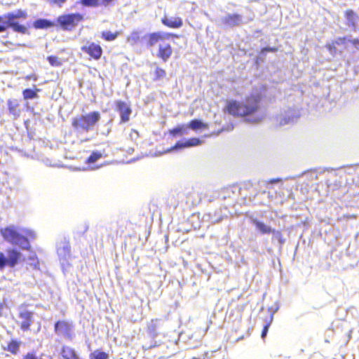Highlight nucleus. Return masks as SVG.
<instances>
[{
    "label": "nucleus",
    "mask_w": 359,
    "mask_h": 359,
    "mask_svg": "<svg viewBox=\"0 0 359 359\" xmlns=\"http://www.w3.org/2000/svg\"><path fill=\"white\" fill-rule=\"evenodd\" d=\"M347 39L346 36L338 37L337 39L334 40L333 42L336 46H339L344 44L346 42Z\"/></svg>",
    "instance_id": "obj_35"
},
{
    "label": "nucleus",
    "mask_w": 359,
    "mask_h": 359,
    "mask_svg": "<svg viewBox=\"0 0 359 359\" xmlns=\"http://www.w3.org/2000/svg\"><path fill=\"white\" fill-rule=\"evenodd\" d=\"M27 13L25 11L18 9L15 13H8L3 15H0V33L6 31L8 28H11L15 32L25 34L27 32L26 26L20 24L16 19H26Z\"/></svg>",
    "instance_id": "obj_3"
},
{
    "label": "nucleus",
    "mask_w": 359,
    "mask_h": 359,
    "mask_svg": "<svg viewBox=\"0 0 359 359\" xmlns=\"http://www.w3.org/2000/svg\"><path fill=\"white\" fill-rule=\"evenodd\" d=\"M6 252V255L0 251V271L6 267L14 268L21 261L22 254L17 249L9 248Z\"/></svg>",
    "instance_id": "obj_6"
},
{
    "label": "nucleus",
    "mask_w": 359,
    "mask_h": 359,
    "mask_svg": "<svg viewBox=\"0 0 359 359\" xmlns=\"http://www.w3.org/2000/svg\"><path fill=\"white\" fill-rule=\"evenodd\" d=\"M29 259L32 261V263L31 264V266L34 269H39V261L37 258V256L36 255H32L29 257Z\"/></svg>",
    "instance_id": "obj_34"
},
{
    "label": "nucleus",
    "mask_w": 359,
    "mask_h": 359,
    "mask_svg": "<svg viewBox=\"0 0 359 359\" xmlns=\"http://www.w3.org/2000/svg\"><path fill=\"white\" fill-rule=\"evenodd\" d=\"M113 1L114 0H102L100 3V0H79V4L85 7H97L101 4L107 6Z\"/></svg>",
    "instance_id": "obj_18"
},
{
    "label": "nucleus",
    "mask_w": 359,
    "mask_h": 359,
    "mask_svg": "<svg viewBox=\"0 0 359 359\" xmlns=\"http://www.w3.org/2000/svg\"><path fill=\"white\" fill-rule=\"evenodd\" d=\"M109 355L107 353L101 349H96L89 355V359H109Z\"/></svg>",
    "instance_id": "obj_28"
},
{
    "label": "nucleus",
    "mask_w": 359,
    "mask_h": 359,
    "mask_svg": "<svg viewBox=\"0 0 359 359\" xmlns=\"http://www.w3.org/2000/svg\"><path fill=\"white\" fill-rule=\"evenodd\" d=\"M0 233L6 242L27 250H31L29 241L36 237L33 230L22 229L20 231L13 225L0 229Z\"/></svg>",
    "instance_id": "obj_2"
},
{
    "label": "nucleus",
    "mask_w": 359,
    "mask_h": 359,
    "mask_svg": "<svg viewBox=\"0 0 359 359\" xmlns=\"http://www.w3.org/2000/svg\"><path fill=\"white\" fill-rule=\"evenodd\" d=\"M278 48L277 47H265V48H263L262 49V53H265V52H272V53H275V52H277L278 51Z\"/></svg>",
    "instance_id": "obj_38"
},
{
    "label": "nucleus",
    "mask_w": 359,
    "mask_h": 359,
    "mask_svg": "<svg viewBox=\"0 0 359 359\" xmlns=\"http://www.w3.org/2000/svg\"><path fill=\"white\" fill-rule=\"evenodd\" d=\"M20 345V341L15 339H12L8 342L7 347L4 348V350H6L11 353L12 354L15 355L19 351Z\"/></svg>",
    "instance_id": "obj_26"
},
{
    "label": "nucleus",
    "mask_w": 359,
    "mask_h": 359,
    "mask_svg": "<svg viewBox=\"0 0 359 359\" xmlns=\"http://www.w3.org/2000/svg\"><path fill=\"white\" fill-rule=\"evenodd\" d=\"M160 322V319L153 318L147 323L146 332L149 337L155 338L159 334Z\"/></svg>",
    "instance_id": "obj_14"
},
{
    "label": "nucleus",
    "mask_w": 359,
    "mask_h": 359,
    "mask_svg": "<svg viewBox=\"0 0 359 359\" xmlns=\"http://www.w3.org/2000/svg\"><path fill=\"white\" fill-rule=\"evenodd\" d=\"M280 180L277 178V179H273V180H271L270 182H271V183H276V182H280Z\"/></svg>",
    "instance_id": "obj_41"
},
{
    "label": "nucleus",
    "mask_w": 359,
    "mask_h": 359,
    "mask_svg": "<svg viewBox=\"0 0 359 359\" xmlns=\"http://www.w3.org/2000/svg\"><path fill=\"white\" fill-rule=\"evenodd\" d=\"M116 110L120 114V123H123L129 121L132 114L130 104L123 100H118L115 102Z\"/></svg>",
    "instance_id": "obj_12"
},
{
    "label": "nucleus",
    "mask_w": 359,
    "mask_h": 359,
    "mask_svg": "<svg viewBox=\"0 0 359 359\" xmlns=\"http://www.w3.org/2000/svg\"><path fill=\"white\" fill-rule=\"evenodd\" d=\"M203 143V141L201 140L199 138L197 137H191L188 140H187L184 142H177L173 148L178 149V148H187V147H196L201 145Z\"/></svg>",
    "instance_id": "obj_17"
},
{
    "label": "nucleus",
    "mask_w": 359,
    "mask_h": 359,
    "mask_svg": "<svg viewBox=\"0 0 359 359\" xmlns=\"http://www.w3.org/2000/svg\"><path fill=\"white\" fill-rule=\"evenodd\" d=\"M81 50L88 56L89 60L95 61L101 59L104 52L100 44L89 41L81 47Z\"/></svg>",
    "instance_id": "obj_7"
},
{
    "label": "nucleus",
    "mask_w": 359,
    "mask_h": 359,
    "mask_svg": "<svg viewBox=\"0 0 359 359\" xmlns=\"http://www.w3.org/2000/svg\"><path fill=\"white\" fill-rule=\"evenodd\" d=\"M8 109L10 114L18 116L20 113V102L17 99H8L7 101Z\"/></svg>",
    "instance_id": "obj_19"
},
{
    "label": "nucleus",
    "mask_w": 359,
    "mask_h": 359,
    "mask_svg": "<svg viewBox=\"0 0 359 359\" xmlns=\"http://www.w3.org/2000/svg\"><path fill=\"white\" fill-rule=\"evenodd\" d=\"M4 304L1 302H0V317L3 316V311L4 309Z\"/></svg>",
    "instance_id": "obj_40"
},
{
    "label": "nucleus",
    "mask_w": 359,
    "mask_h": 359,
    "mask_svg": "<svg viewBox=\"0 0 359 359\" xmlns=\"http://www.w3.org/2000/svg\"><path fill=\"white\" fill-rule=\"evenodd\" d=\"M170 38L178 39L180 38V35L172 32H152L147 35V46H154L158 42L163 41L164 40L169 39Z\"/></svg>",
    "instance_id": "obj_11"
},
{
    "label": "nucleus",
    "mask_w": 359,
    "mask_h": 359,
    "mask_svg": "<svg viewBox=\"0 0 359 359\" xmlns=\"http://www.w3.org/2000/svg\"><path fill=\"white\" fill-rule=\"evenodd\" d=\"M336 45L334 44V43L333 42V41L331 42V43H327L326 45H325V47L326 48L330 51V52H336L337 50V48H336Z\"/></svg>",
    "instance_id": "obj_36"
},
{
    "label": "nucleus",
    "mask_w": 359,
    "mask_h": 359,
    "mask_svg": "<svg viewBox=\"0 0 359 359\" xmlns=\"http://www.w3.org/2000/svg\"><path fill=\"white\" fill-rule=\"evenodd\" d=\"M172 48L170 44H160L156 56L163 62H167L172 55Z\"/></svg>",
    "instance_id": "obj_13"
},
{
    "label": "nucleus",
    "mask_w": 359,
    "mask_h": 359,
    "mask_svg": "<svg viewBox=\"0 0 359 359\" xmlns=\"http://www.w3.org/2000/svg\"><path fill=\"white\" fill-rule=\"evenodd\" d=\"M166 76V72L161 67H156L154 71V81H159Z\"/></svg>",
    "instance_id": "obj_31"
},
{
    "label": "nucleus",
    "mask_w": 359,
    "mask_h": 359,
    "mask_svg": "<svg viewBox=\"0 0 359 359\" xmlns=\"http://www.w3.org/2000/svg\"><path fill=\"white\" fill-rule=\"evenodd\" d=\"M222 22L229 27L238 26L241 22V16L239 14H229L222 19Z\"/></svg>",
    "instance_id": "obj_16"
},
{
    "label": "nucleus",
    "mask_w": 359,
    "mask_h": 359,
    "mask_svg": "<svg viewBox=\"0 0 359 359\" xmlns=\"http://www.w3.org/2000/svg\"><path fill=\"white\" fill-rule=\"evenodd\" d=\"M118 31L112 32L111 31H103L101 33V38L106 41H113L119 36Z\"/></svg>",
    "instance_id": "obj_24"
},
{
    "label": "nucleus",
    "mask_w": 359,
    "mask_h": 359,
    "mask_svg": "<svg viewBox=\"0 0 359 359\" xmlns=\"http://www.w3.org/2000/svg\"><path fill=\"white\" fill-rule=\"evenodd\" d=\"M350 42L351 44L357 49H359V39H354L352 40H350Z\"/></svg>",
    "instance_id": "obj_39"
},
{
    "label": "nucleus",
    "mask_w": 359,
    "mask_h": 359,
    "mask_svg": "<svg viewBox=\"0 0 359 359\" xmlns=\"http://www.w3.org/2000/svg\"><path fill=\"white\" fill-rule=\"evenodd\" d=\"M18 316L20 320L17 322V324L19 325L20 330L23 332L30 330L34 323V312L21 306Z\"/></svg>",
    "instance_id": "obj_9"
},
{
    "label": "nucleus",
    "mask_w": 359,
    "mask_h": 359,
    "mask_svg": "<svg viewBox=\"0 0 359 359\" xmlns=\"http://www.w3.org/2000/svg\"><path fill=\"white\" fill-rule=\"evenodd\" d=\"M252 223L255 226L259 232L262 234H273L272 239L278 241L280 244L284 243L283 233L280 230L272 229L270 226L266 224L264 222L256 218L252 219Z\"/></svg>",
    "instance_id": "obj_8"
},
{
    "label": "nucleus",
    "mask_w": 359,
    "mask_h": 359,
    "mask_svg": "<svg viewBox=\"0 0 359 359\" xmlns=\"http://www.w3.org/2000/svg\"><path fill=\"white\" fill-rule=\"evenodd\" d=\"M61 353L65 359H74L78 355L74 349L69 346L62 347Z\"/></svg>",
    "instance_id": "obj_22"
},
{
    "label": "nucleus",
    "mask_w": 359,
    "mask_h": 359,
    "mask_svg": "<svg viewBox=\"0 0 359 359\" xmlns=\"http://www.w3.org/2000/svg\"><path fill=\"white\" fill-rule=\"evenodd\" d=\"M161 21L163 25L172 29L180 28L183 25L182 19L180 17H176L173 20H170L167 16H164Z\"/></svg>",
    "instance_id": "obj_15"
},
{
    "label": "nucleus",
    "mask_w": 359,
    "mask_h": 359,
    "mask_svg": "<svg viewBox=\"0 0 359 359\" xmlns=\"http://www.w3.org/2000/svg\"><path fill=\"white\" fill-rule=\"evenodd\" d=\"M40 89L36 88V86L33 88H26L22 91V96L24 100H31L38 97V93Z\"/></svg>",
    "instance_id": "obj_21"
},
{
    "label": "nucleus",
    "mask_w": 359,
    "mask_h": 359,
    "mask_svg": "<svg viewBox=\"0 0 359 359\" xmlns=\"http://www.w3.org/2000/svg\"><path fill=\"white\" fill-rule=\"evenodd\" d=\"M272 320H273V316H269V317H267L264 321H265V325H264V327H263V330H262V338H265V337L266 336V334L268 332V330H269V328L272 323Z\"/></svg>",
    "instance_id": "obj_32"
},
{
    "label": "nucleus",
    "mask_w": 359,
    "mask_h": 359,
    "mask_svg": "<svg viewBox=\"0 0 359 359\" xmlns=\"http://www.w3.org/2000/svg\"><path fill=\"white\" fill-rule=\"evenodd\" d=\"M84 19V15L79 13L63 14L57 18L55 25L64 31H72Z\"/></svg>",
    "instance_id": "obj_5"
},
{
    "label": "nucleus",
    "mask_w": 359,
    "mask_h": 359,
    "mask_svg": "<svg viewBox=\"0 0 359 359\" xmlns=\"http://www.w3.org/2000/svg\"><path fill=\"white\" fill-rule=\"evenodd\" d=\"M47 60L49 64L53 67H60L62 65V62L60 58L56 55H49L47 57Z\"/></svg>",
    "instance_id": "obj_33"
},
{
    "label": "nucleus",
    "mask_w": 359,
    "mask_h": 359,
    "mask_svg": "<svg viewBox=\"0 0 359 359\" xmlns=\"http://www.w3.org/2000/svg\"><path fill=\"white\" fill-rule=\"evenodd\" d=\"M169 133L173 136L184 135L187 133V126L184 125L178 126L170 130Z\"/></svg>",
    "instance_id": "obj_30"
},
{
    "label": "nucleus",
    "mask_w": 359,
    "mask_h": 359,
    "mask_svg": "<svg viewBox=\"0 0 359 359\" xmlns=\"http://www.w3.org/2000/svg\"><path fill=\"white\" fill-rule=\"evenodd\" d=\"M261 100L260 94H252L248 96L244 102L229 100L226 102L223 111L234 117H245L255 114L259 109Z\"/></svg>",
    "instance_id": "obj_1"
},
{
    "label": "nucleus",
    "mask_w": 359,
    "mask_h": 359,
    "mask_svg": "<svg viewBox=\"0 0 359 359\" xmlns=\"http://www.w3.org/2000/svg\"><path fill=\"white\" fill-rule=\"evenodd\" d=\"M100 119V113L98 111H93L73 117L71 124L75 132L87 133L92 130Z\"/></svg>",
    "instance_id": "obj_4"
},
{
    "label": "nucleus",
    "mask_w": 359,
    "mask_h": 359,
    "mask_svg": "<svg viewBox=\"0 0 359 359\" xmlns=\"http://www.w3.org/2000/svg\"><path fill=\"white\" fill-rule=\"evenodd\" d=\"M72 324L67 320H57L54 325V332L59 337L72 339Z\"/></svg>",
    "instance_id": "obj_10"
},
{
    "label": "nucleus",
    "mask_w": 359,
    "mask_h": 359,
    "mask_svg": "<svg viewBox=\"0 0 359 359\" xmlns=\"http://www.w3.org/2000/svg\"><path fill=\"white\" fill-rule=\"evenodd\" d=\"M103 156L102 154L97 151H93L90 155L87 158L86 163L87 164H92L100 159Z\"/></svg>",
    "instance_id": "obj_29"
},
{
    "label": "nucleus",
    "mask_w": 359,
    "mask_h": 359,
    "mask_svg": "<svg viewBox=\"0 0 359 359\" xmlns=\"http://www.w3.org/2000/svg\"><path fill=\"white\" fill-rule=\"evenodd\" d=\"M344 17L348 20L349 25L355 27L356 25L357 14L351 9H348L344 12Z\"/></svg>",
    "instance_id": "obj_27"
},
{
    "label": "nucleus",
    "mask_w": 359,
    "mask_h": 359,
    "mask_svg": "<svg viewBox=\"0 0 359 359\" xmlns=\"http://www.w3.org/2000/svg\"><path fill=\"white\" fill-rule=\"evenodd\" d=\"M187 127L190 128L194 130H197L198 129H205L208 128V125L206 123H203L199 119H193L187 125Z\"/></svg>",
    "instance_id": "obj_23"
},
{
    "label": "nucleus",
    "mask_w": 359,
    "mask_h": 359,
    "mask_svg": "<svg viewBox=\"0 0 359 359\" xmlns=\"http://www.w3.org/2000/svg\"><path fill=\"white\" fill-rule=\"evenodd\" d=\"M50 4L61 6L67 0H47Z\"/></svg>",
    "instance_id": "obj_37"
},
{
    "label": "nucleus",
    "mask_w": 359,
    "mask_h": 359,
    "mask_svg": "<svg viewBox=\"0 0 359 359\" xmlns=\"http://www.w3.org/2000/svg\"><path fill=\"white\" fill-rule=\"evenodd\" d=\"M140 34L138 31L132 32L127 37L126 41L132 46L136 45L140 41Z\"/></svg>",
    "instance_id": "obj_25"
},
{
    "label": "nucleus",
    "mask_w": 359,
    "mask_h": 359,
    "mask_svg": "<svg viewBox=\"0 0 359 359\" xmlns=\"http://www.w3.org/2000/svg\"><path fill=\"white\" fill-rule=\"evenodd\" d=\"M55 25V22L43 18L37 19L33 22V27L36 29H48Z\"/></svg>",
    "instance_id": "obj_20"
}]
</instances>
